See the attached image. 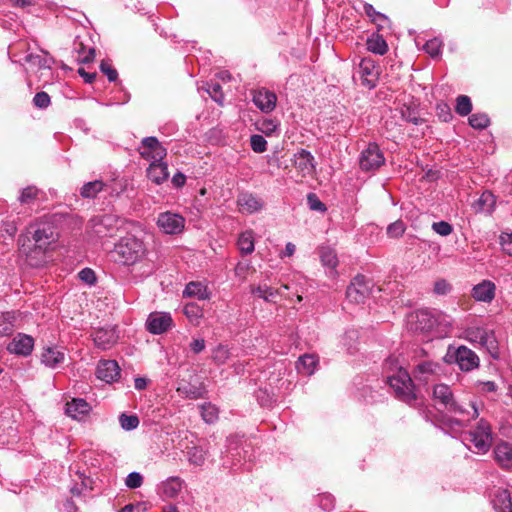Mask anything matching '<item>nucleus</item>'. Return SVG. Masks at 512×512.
<instances>
[{
	"label": "nucleus",
	"instance_id": "obj_54",
	"mask_svg": "<svg viewBox=\"0 0 512 512\" xmlns=\"http://www.w3.org/2000/svg\"><path fill=\"white\" fill-rule=\"evenodd\" d=\"M277 127V123L271 119H265L258 123V130L268 136L274 133Z\"/></svg>",
	"mask_w": 512,
	"mask_h": 512
},
{
	"label": "nucleus",
	"instance_id": "obj_14",
	"mask_svg": "<svg viewBox=\"0 0 512 512\" xmlns=\"http://www.w3.org/2000/svg\"><path fill=\"white\" fill-rule=\"evenodd\" d=\"M173 324L172 317L167 312H152L146 321V328L152 334H162Z\"/></svg>",
	"mask_w": 512,
	"mask_h": 512
},
{
	"label": "nucleus",
	"instance_id": "obj_15",
	"mask_svg": "<svg viewBox=\"0 0 512 512\" xmlns=\"http://www.w3.org/2000/svg\"><path fill=\"white\" fill-rule=\"evenodd\" d=\"M34 348V339L27 335L19 333L7 345V350L16 355L28 356L32 353Z\"/></svg>",
	"mask_w": 512,
	"mask_h": 512
},
{
	"label": "nucleus",
	"instance_id": "obj_56",
	"mask_svg": "<svg viewBox=\"0 0 512 512\" xmlns=\"http://www.w3.org/2000/svg\"><path fill=\"white\" fill-rule=\"evenodd\" d=\"M100 70L111 82L115 81L118 77V72L112 67L109 61L103 60L100 64Z\"/></svg>",
	"mask_w": 512,
	"mask_h": 512
},
{
	"label": "nucleus",
	"instance_id": "obj_51",
	"mask_svg": "<svg viewBox=\"0 0 512 512\" xmlns=\"http://www.w3.org/2000/svg\"><path fill=\"white\" fill-rule=\"evenodd\" d=\"M250 145L254 152L262 153L267 149V141L261 135H252L250 138Z\"/></svg>",
	"mask_w": 512,
	"mask_h": 512
},
{
	"label": "nucleus",
	"instance_id": "obj_37",
	"mask_svg": "<svg viewBox=\"0 0 512 512\" xmlns=\"http://www.w3.org/2000/svg\"><path fill=\"white\" fill-rule=\"evenodd\" d=\"M15 320L14 312H6L0 316V336H7L13 332Z\"/></svg>",
	"mask_w": 512,
	"mask_h": 512
},
{
	"label": "nucleus",
	"instance_id": "obj_40",
	"mask_svg": "<svg viewBox=\"0 0 512 512\" xmlns=\"http://www.w3.org/2000/svg\"><path fill=\"white\" fill-rule=\"evenodd\" d=\"M251 292H252V294L256 295L257 297L262 298L268 302H272L274 297L277 294H281V291L274 290L273 288H271L267 285H260L257 287H252Z\"/></svg>",
	"mask_w": 512,
	"mask_h": 512
},
{
	"label": "nucleus",
	"instance_id": "obj_16",
	"mask_svg": "<svg viewBox=\"0 0 512 512\" xmlns=\"http://www.w3.org/2000/svg\"><path fill=\"white\" fill-rule=\"evenodd\" d=\"M95 345L102 349H110L118 341V333L114 327L99 328L92 334Z\"/></svg>",
	"mask_w": 512,
	"mask_h": 512
},
{
	"label": "nucleus",
	"instance_id": "obj_64",
	"mask_svg": "<svg viewBox=\"0 0 512 512\" xmlns=\"http://www.w3.org/2000/svg\"><path fill=\"white\" fill-rule=\"evenodd\" d=\"M402 117L407 122H411L413 124H418L420 122V118L417 117L415 113L411 111L409 108H406V110H402Z\"/></svg>",
	"mask_w": 512,
	"mask_h": 512
},
{
	"label": "nucleus",
	"instance_id": "obj_1",
	"mask_svg": "<svg viewBox=\"0 0 512 512\" xmlns=\"http://www.w3.org/2000/svg\"><path fill=\"white\" fill-rule=\"evenodd\" d=\"M114 253L117 261L125 265H133L145 256L146 247L140 239L126 236L115 246Z\"/></svg>",
	"mask_w": 512,
	"mask_h": 512
},
{
	"label": "nucleus",
	"instance_id": "obj_28",
	"mask_svg": "<svg viewBox=\"0 0 512 512\" xmlns=\"http://www.w3.org/2000/svg\"><path fill=\"white\" fill-rule=\"evenodd\" d=\"M454 399L455 398L453 396V393L448 385L438 384L434 386L433 400L437 404L442 405L445 410L448 408V406L452 403Z\"/></svg>",
	"mask_w": 512,
	"mask_h": 512
},
{
	"label": "nucleus",
	"instance_id": "obj_12",
	"mask_svg": "<svg viewBox=\"0 0 512 512\" xmlns=\"http://www.w3.org/2000/svg\"><path fill=\"white\" fill-rule=\"evenodd\" d=\"M139 152L143 158L153 160V162L162 161L167 155L166 148L162 146L156 137L144 138Z\"/></svg>",
	"mask_w": 512,
	"mask_h": 512
},
{
	"label": "nucleus",
	"instance_id": "obj_18",
	"mask_svg": "<svg viewBox=\"0 0 512 512\" xmlns=\"http://www.w3.org/2000/svg\"><path fill=\"white\" fill-rule=\"evenodd\" d=\"M294 166L301 176H310L315 172L314 156L307 150L301 149L294 155Z\"/></svg>",
	"mask_w": 512,
	"mask_h": 512
},
{
	"label": "nucleus",
	"instance_id": "obj_26",
	"mask_svg": "<svg viewBox=\"0 0 512 512\" xmlns=\"http://www.w3.org/2000/svg\"><path fill=\"white\" fill-rule=\"evenodd\" d=\"M148 178L155 184L160 185L168 179V167L163 161L152 162L147 169Z\"/></svg>",
	"mask_w": 512,
	"mask_h": 512
},
{
	"label": "nucleus",
	"instance_id": "obj_62",
	"mask_svg": "<svg viewBox=\"0 0 512 512\" xmlns=\"http://www.w3.org/2000/svg\"><path fill=\"white\" fill-rule=\"evenodd\" d=\"M501 245L505 253L512 256V233L501 236Z\"/></svg>",
	"mask_w": 512,
	"mask_h": 512
},
{
	"label": "nucleus",
	"instance_id": "obj_27",
	"mask_svg": "<svg viewBox=\"0 0 512 512\" xmlns=\"http://www.w3.org/2000/svg\"><path fill=\"white\" fill-rule=\"evenodd\" d=\"M65 360V354L54 347H47L41 355V362L46 367L55 369Z\"/></svg>",
	"mask_w": 512,
	"mask_h": 512
},
{
	"label": "nucleus",
	"instance_id": "obj_48",
	"mask_svg": "<svg viewBox=\"0 0 512 512\" xmlns=\"http://www.w3.org/2000/svg\"><path fill=\"white\" fill-rule=\"evenodd\" d=\"M39 194V190L35 186H28L21 191L19 201L22 204L33 202Z\"/></svg>",
	"mask_w": 512,
	"mask_h": 512
},
{
	"label": "nucleus",
	"instance_id": "obj_41",
	"mask_svg": "<svg viewBox=\"0 0 512 512\" xmlns=\"http://www.w3.org/2000/svg\"><path fill=\"white\" fill-rule=\"evenodd\" d=\"M320 259L324 266L334 270L338 265V258L334 250L330 248H322L320 250Z\"/></svg>",
	"mask_w": 512,
	"mask_h": 512
},
{
	"label": "nucleus",
	"instance_id": "obj_46",
	"mask_svg": "<svg viewBox=\"0 0 512 512\" xmlns=\"http://www.w3.org/2000/svg\"><path fill=\"white\" fill-rule=\"evenodd\" d=\"M183 313L191 322H197L202 317V310L196 303L186 304Z\"/></svg>",
	"mask_w": 512,
	"mask_h": 512
},
{
	"label": "nucleus",
	"instance_id": "obj_2",
	"mask_svg": "<svg viewBox=\"0 0 512 512\" xmlns=\"http://www.w3.org/2000/svg\"><path fill=\"white\" fill-rule=\"evenodd\" d=\"M465 338L471 343L479 344L495 359L499 357V345L494 332L484 327L471 326L464 331Z\"/></svg>",
	"mask_w": 512,
	"mask_h": 512
},
{
	"label": "nucleus",
	"instance_id": "obj_29",
	"mask_svg": "<svg viewBox=\"0 0 512 512\" xmlns=\"http://www.w3.org/2000/svg\"><path fill=\"white\" fill-rule=\"evenodd\" d=\"M184 481L179 477H170L162 482L161 493L166 498H175L181 492Z\"/></svg>",
	"mask_w": 512,
	"mask_h": 512
},
{
	"label": "nucleus",
	"instance_id": "obj_39",
	"mask_svg": "<svg viewBox=\"0 0 512 512\" xmlns=\"http://www.w3.org/2000/svg\"><path fill=\"white\" fill-rule=\"evenodd\" d=\"M207 452L198 446H193L187 451V458L190 464L202 466L205 463Z\"/></svg>",
	"mask_w": 512,
	"mask_h": 512
},
{
	"label": "nucleus",
	"instance_id": "obj_7",
	"mask_svg": "<svg viewBox=\"0 0 512 512\" xmlns=\"http://www.w3.org/2000/svg\"><path fill=\"white\" fill-rule=\"evenodd\" d=\"M437 318L428 310H417L407 316V327L415 333L430 332L436 325Z\"/></svg>",
	"mask_w": 512,
	"mask_h": 512
},
{
	"label": "nucleus",
	"instance_id": "obj_61",
	"mask_svg": "<svg viewBox=\"0 0 512 512\" xmlns=\"http://www.w3.org/2000/svg\"><path fill=\"white\" fill-rule=\"evenodd\" d=\"M451 290V285L444 279L438 280L434 284V292L438 295H445Z\"/></svg>",
	"mask_w": 512,
	"mask_h": 512
},
{
	"label": "nucleus",
	"instance_id": "obj_24",
	"mask_svg": "<svg viewBox=\"0 0 512 512\" xmlns=\"http://www.w3.org/2000/svg\"><path fill=\"white\" fill-rule=\"evenodd\" d=\"M90 410V404L81 398H74L66 404V413L73 419H82Z\"/></svg>",
	"mask_w": 512,
	"mask_h": 512
},
{
	"label": "nucleus",
	"instance_id": "obj_53",
	"mask_svg": "<svg viewBox=\"0 0 512 512\" xmlns=\"http://www.w3.org/2000/svg\"><path fill=\"white\" fill-rule=\"evenodd\" d=\"M432 229L440 236H448L453 231L452 226L446 221L434 222L432 224Z\"/></svg>",
	"mask_w": 512,
	"mask_h": 512
},
{
	"label": "nucleus",
	"instance_id": "obj_21",
	"mask_svg": "<svg viewBox=\"0 0 512 512\" xmlns=\"http://www.w3.org/2000/svg\"><path fill=\"white\" fill-rule=\"evenodd\" d=\"M496 286L490 280H483L472 288L471 296L478 302L490 303L495 298Z\"/></svg>",
	"mask_w": 512,
	"mask_h": 512
},
{
	"label": "nucleus",
	"instance_id": "obj_45",
	"mask_svg": "<svg viewBox=\"0 0 512 512\" xmlns=\"http://www.w3.org/2000/svg\"><path fill=\"white\" fill-rule=\"evenodd\" d=\"M201 415L206 423H213L218 418V409L210 403L203 404L201 406Z\"/></svg>",
	"mask_w": 512,
	"mask_h": 512
},
{
	"label": "nucleus",
	"instance_id": "obj_4",
	"mask_svg": "<svg viewBox=\"0 0 512 512\" xmlns=\"http://www.w3.org/2000/svg\"><path fill=\"white\" fill-rule=\"evenodd\" d=\"M388 384L401 400L410 403L416 399L411 377L406 370L399 368L396 374L388 376Z\"/></svg>",
	"mask_w": 512,
	"mask_h": 512
},
{
	"label": "nucleus",
	"instance_id": "obj_44",
	"mask_svg": "<svg viewBox=\"0 0 512 512\" xmlns=\"http://www.w3.org/2000/svg\"><path fill=\"white\" fill-rule=\"evenodd\" d=\"M177 392L189 399H198L203 395L201 388L189 384L180 385Z\"/></svg>",
	"mask_w": 512,
	"mask_h": 512
},
{
	"label": "nucleus",
	"instance_id": "obj_23",
	"mask_svg": "<svg viewBox=\"0 0 512 512\" xmlns=\"http://www.w3.org/2000/svg\"><path fill=\"white\" fill-rule=\"evenodd\" d=\"M494 457L501 468L512 470V444L502 442L496 445Z\"/></svg>",
	"mask_w": 512,
	"mask_h": 512
},
{
	"label": "nucleus",
	"instance_id": "obj_57",
	"mask_svg": "<svg viewBox=\"0 0 512 512\" xmlns=\"http://www.w3.org/2000/svg\"><path fill=\"white\" fill-rule=\"evenodd\" d=\"M307 202L311 210L324 212L326 211V206L323 202L319 200V198L314 193H310L307 196Z\"/></svg>",
	"mask_w": 512,
	"mask_h": 512
},
{
	"label": "nucleus",
	"instance_id": "obj_55",
	"mask_svg": "<svg viewBox=\"0 0 512 512\" xmlns=\"http://www.w3.org/2000/svg\"><path fill=\"white\" fill-rule=\"evenodd\" d=\"M143 483V477L138 472H131L128 474L125 484L128 488L135 489L142 485Z\"/></svg>",
	"mask_w": 512,
	"mask_h": 512
},
{
	"label": "nucleus",
	"instance_id": "obj_50",
	"mask_svg": "<svg viewBox=\"0 0 512 512\" xmlns=\"http://www.w3.org/2000/svg\"><path fill=\"white\" fill-rule=\"evenodd\" d=\"M442 41L438 38L430 39L424 45V50L431 56L437 57L441 53Z\"/></svg>",
	"mask_w": 512,
	"mask_h": 512
},
{
	"label": "nucleus",
	"instance_id": "obj_31",
	"mask_svg": "<svg viewBox=\"0 0 512 512\" xmlns=\"http://www.w3.org/2000/svg\"><path fill=\"white\" fill-rule=\"evenodd\" d=\"M318 357L314 354H305L301 356L296 364L299 373L310 376L314 373L318 365Z\"/></svg>",
	"mask_w": 512,
	"mask_h": 512
},
{
	"label": "nucleus",
	"instance_id": "obj_42",
	"mask_svg": "<svg viewBox=\"0 0 512 512\" xmlns=\"http://www.w3.org/2000/svg\"><path fill=\"white\" fill-rule=\"evenodd\" d=\"M230 358V350L227 346L219 344L212 350V360L217 364H224Z\"/></svg>",
	"mask_w": 512,
	"mask_h": 512
},
{
	"label": "nucleus",
	"instance_id": "obj_32",
	"mask_svg": "<svg viewBox=\"0 0 512 512\" xmlns=\"http://www.w3.org/2000/svg\"><path fill=\"white\" fill-rule=\"evenodd\" d=\"M492 503L498 512H512L510 493L504 489L495 491Z\"/></svg>",
	"mask_w": 512,
	"mask_h": 512
},
{
	"label": "nucleus",
	"instance_id": "obj_10",
	"mask_svg": "<svg viewBox=\"0 0 512 512\" xmlns=\"http://www.w3.org/2000/svg\"><path fill=\"white\" fill-rule=\"evenodd\" d=\"M370 292V282L363 275H357L347 287L346 297L352 303H364Z\"/></svg>",
	"mask_w": 512,
	"mask_h": 512
},
{
	"label": "nucleus",
	"instance_id": "obj_19",
	"mask_svg": "<svg viewBox=\"0 0 512 512\" xmlns=\"http://www.w3.org/2000/svg\"><path fill=\"white\" fill-rule=\"evenodd\" d=\"M253 102L262 112L270 113L276 107L277 96L274 92L262 88L253 93Z\"/></svg>",
	"mask_w": 512,
	"mask_h": 512
},
{
	"label": "nucleus",
	"instance_id": "obj_3",
	"mask_svg": "<svg viewBox=\"0 0 512 512\" xmlns=\"http://www.w3.org/2000/svg\"><path fill=\"white\" fill-rule=\"evenodd\" d=\"M446 410L456 416V418L450 420V423L458 427L466 426L471 420L479 416V409L473 400L454 399Z\"/></svg>",
	"mask_w": 512,
	"mask_h": 512
},
{
	"label": "nucleus",
	"instance_id": "obj_17",
	"mask_svg": "<svg viewBox=\"0 0 512 512\" xmlns=\"http://www.w3.org/2000/svg\"><path fill=\"white\" fill-rule=\"evenodd\" d=\"M455 361L462 371H471L479 365V357L465 346H460L455 351Z\"/></svg>",
	"mask_w": 512,
	"mask_h": 512
},
{
	"label": "nucleus",
	"instance_id": "obj_60",
	"mask_svg": "<svg viewBox=\"0 0 512 512\" xmlns=\"http://www.w3.org/2000/svg\"><path fill=\"white\" fill-rule=\"evenodd\" d=\"M79 278L89 284V285H92L95 283L96 281V276H95V273L92 269L90 268H84L82 269L80 272H79Z\"/></svg>",
	"mask_w": 512,
	"mask_h": 512
},
{
	"label": "nucleus",
	"instance_id": "obj_30",
	"mask_svg": "<svg viewBox=\"0 0 512 512\" xmlns=\"http://www.w3.org/2000/svg\"><path fill=\"white\" fill-rule=\"evenodd\" d=\"M495 203V196L489 191H484L472 204V207L476 213H491Z\"/></svg>",
	"mask_w": 512,
	"mask_h": 512
},
{
	"label": "nucleus",
	"instance_id": "obj_22",
	"mask_svg": "<svg viewBox=\"0 0 512 512\" xmlns=\"http://www.w3.org/2000/svg\"><path fill=\"white\" fill-rule=\"evenodd\" d=\"M239 211L252 214L263 208V202L251 193H242L237 198Z\"/></svg>",
	"mask_w": 512,
	"mask_h": 512
},
{
	"label": "nucleus",
	"instance_id": "obj_25",
	"mask_svg": "<svg viewBox=\"0 0 512 512\" xmlns=\"http://www.w3.org/2000/svg\"><path fill=\"white\" fill-rule=\"evenodd\" d=\"M24 61L29 65L32 71H39L42 69H50L54 60L47 53L43 54H28L25 56Z\"/></svg>",
	"mask_w": 512,
	"mask_h": 512
},
{
	"label": "nucleus",
	"instance_id": "obj_8",
	"mask_svg": "<svg viewBox=\"0 0 512 512\" xmlns=\"http://www.w3.org/2000/svg\"><path fill=\"white\" fill-rule=\"evenodd\" d=\"M29 233L32 235L35 250L44 253L48 247L55 242L54 229L48 224H36L30 227Z\"/></svg>",
	"mask_w": 512,
	"mask_h": 512
},
{
	"label": "nucleus",
	"instance_id": "obj_63",
	"mask_svg": "<svg viewBox=\"0 0 512 512\" xmlns=\"http://www.w3.org/2000/svg\"><path fill=\"white\" fill-rule=\"evenodd\" d=\"M364 11L368 17H370L373 21L376 20V18H385L384 15L377 12L374 7L371 4L366 3L364 5Z\"/></svg>",
	"mask_w": 512,
	"mask_h": 512
},
{
	"label": "nucleus",
	"instance_id": "obj_36",
	"mask_svg": "<svg viewBox=\"0 0 512 512\" xmlns=\"http://www.w3.org/2000/svg\"><path fill=\"white\" fill-rule=\"evenodd\" d=\"M238 248L243 254H251L254 251V234L252 230H247L240 234Z\"/></svg>",
	"mask_w": 512,
	"mask_h": 512
},
{
	"label": "nucleus",
	"instance_id": "obj_6",
	"mask_svg": "<svg viewBox=\"0 0 512 512\" xmlns=\"http://www.w3.org/2000/svg\"><path fill=\"white\" fill-rule=\"evenodd\" d=\"M122 224V219L113 214L95 216L89 221V227L98 237L114 236Z\"/></svg>",
	"mask_w": 512,
	"mask_h": 512
},
{
	"label": "nucleus",
	"instance_id": "obj_20",
	"mask_svg": "<svg viewBox=\"0 0 512 512\" xmlns=\"http://www.w3.org/2000/svg\"><path fill=\"white\" fill-rule=\"evenodd\" d=\"M96 373L100 380L111 383L120 377V367L115 360H102L97 365Z\"/></svg>",
	"mask_w": 512,
	"mask_h": 512
},
{
	"label": "nucleus",
	"instance_id": "obj_34",
	"mask_svg": "<svg viewBox=\"0 0 512 512\" xmlns=\"http://www.w3.org/2000/svg\"><path fill=\"white\" fill-rule=\"evenodd\" d=\"M184 295L188 297H196L199 300L209 299L210 293L207 287L201 282H190L186 285Z\"/></svg>",
	"mask_w": 512,
	"mask_h": 512
},
{
	"label": "nucleus",
	"instance_id": "obj_35",
	"mask_svg": "<svg viewBox=\"0 0 512 512\" xmlns=\"http://www.w3.org/2000/svg\"><path fill=\"white\" fill-rule=\"evenodd\" d=\"M367 50L378 55H384L388 51V45L379 34H373L367 39Z\"/></svg>",
	"mask_w": 512,
	"mask_h": 512
},
{
	"label": "nucleus",
	"instance_id": "obj_49",
	"mask_svg": "<svg viewBox=\"0 0 512 512\" xmlns=\"http://www.w3.org/2000/svg\"><path fill=\"white\" fill-rule=\"evenodd\" d=\"M119 421H120L121 427L127 431L133 430V429L137 428L139 425V419L135 415H126L123 413L120 415Z\"/></svg>",
	"mask_w": 512,
	"mask_h": 512
},
{
	"label": "nucleus",
	"instance_id": "obj_13",
	"mask_svg": "<svg viewBox=\"0 0 512 512\" xmlns=\"http://www.w3.org/2000/svg\"><path fill=\"white\" fill-rule=\"evenodd\" d=\"M361 83L368 89L376 86L379 78V68L371 58H363L359 63L358 71Z\"/></svg>",
	"mask_w": 512,
	"mask_h": 512
},
{
	"label": "nucleus",
	"instance_id": "obj_9",
	"mask_svg": "<svg viewBox=\"0 0 512 512\" xmlns=\"http://www.w3.org/2000/svg\"><path fill=\"white\" fill-rule=\"evenodd\" d=\"M385 163V158L375 143H370L359 157V166L363 171H375Z\"/></svg>",
	"mask_w": 512,
	"mask_h": 512
},
{
	"label": "nucleus",
	"instance_id": "obj_59",
	"mask_svg": "<svg viewBox=\"0 0 512 512\" xmlns=\"http://www.w3.org/2000/svg\"><path fill=\"white\" fill-rule=\"evenodd\" d=\"M207 92L216 102L222 103L224 97L221 91V86L218 83L209 84Z\"/></svg>",
	"mask_w": 512,
	"mask_h": 512
},
{
	"label": "nucleus",
	"instance_id": "obj_38",
	"mask_svg": "<svg viewBox=\"0 0 512 512\" xmlns=\"http://www.w3.org/2000/svg\"><path fill=\"white\" fill-rule=\"evenodd\" d=\"M104 183L99 180L85 183L80 191V194L84 198H95L99 192L104 188Z\"/></svg>",
	"mask_w": 512,
	"mask_h": 512
},
{
	"label": "nucleus",
	"instance_id": "obj_58",
	"mask_svg": "<svg viewBox=\"0 0 512 512\" xmlns=\"http://www.w3.org/2000/svg\"><path fill=\"white\" fill-rule=\"evenodd\" d=\"M50 96L46 92H38L33 98L36 107L44 109L50 105Z\"/></svg>",
	"mask_w": 512,
	"mask_h": 512
},
{
	"label": "nucleus",
	"instance_id": "obj_5",
	"mask_svg": "<svg viewBox=\"0 0 512 512\" xmlns=\"http://www.w3.org/2000/svg\"><path fill=\"white\" fill-rule=\"evenodd\" d=\"M468 440L477 453H486L493 441L490 424L486 420L481 419L476 427L469 432Z\"/></svg>",
	"mask_w": 512,
	"mask_h": 512
},
{
	"label": "nucleus",
	"instance_id": "obj_33",
	"mask_svg": "<svg viewBox=\"0 0 512 512\" xmlns=\"http://www.w3.org/2000/svg\"><path fill=\"white\" fill-rule=\"evenodd\" d=\"M439 371V364L432 361H423L416 366L415 377L426 381L430 375H437Z\"/></svg>",
	"mask_w": 512,
	"mask_h": 512
},
{
	"label": "nucleus",
	"instance_id": "obj_11",
	"mask_svg": "<svg viewBox=\"0 0 512 512\" xmlns=\"http://www.w3.org/2000/svg\"><path fill=\"white\" fill-rule=\"evenodd\" d=\"M157 225L166 234H178L185 227V219L180 214L167 211L159 214Z\"/></svg>",
	"mask_w": 512,
	"mask_h": 512
},
{
	"label": "nucleus",
	"instance_id": "obj_47",
	"mask_svg": "<svg viewBox=\"0 0 512 512\" xmlns=\"http://www.w3.org/2000/svg\"><path fill=\"white\" fill-rule=\"evenodd\" d=\"M490 123L488 116L484 113L472 114L469 118V124L476 129H484Z\"/></svg>",
	"mask_w": 512,
	"mask_h": 512
},
{
	"label": "nucleus",
	"instance_id": "obj_43",
	"mask_svg": "<svg viewBox=\"0 0 512 512\" xmlns=\"http://www.w3.org/2000/svg\"><path fill=\"white\" fill-rule=\"evenodd\" d=\"M456 112L461 116L468 115L472 110V103L468 96L460 95L456 99Z\"/></svg>",
	"mask_w": 512,
	"mask_h": 512
},
{
	"label": "nucleus",
	"instance_id": "obj_52",
	"mask_svg": "<svg viewBox=\"0 0 512 512\" xmlns=\"http://www.w3.org/2000/svg\"><path fill=\"white\" fill-rule=\"evenodd\" d=\"M405 229V224L402 221L398 220L387 227V234L391 238H398L404 234Z\"/></svg>",
	"mask_w": 512,
	"mask_h": 512
}]
</instances>
